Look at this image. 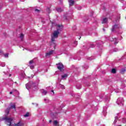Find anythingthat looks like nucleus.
Wrapping results in <instances>:
<instances>
[{"label": "nucleus", "mask_w": 126, "mask_h": 126, "mask_svg": "<svg viewBox=\"0 0 126 126\" xmlns=\"http://www.w3.org/2000/svg\"><path fill=\"white\" fill-rule=\"evenodd\" d=\"M57 30L54 31L53 34L51 35V45L54 46V49L56 48V39L59 37V35L60 34V32L62 31V29H63V26L60 25H56Z\"/></svg>", "instance_id": "f257e3e1"}, {"label": "nucleus", "mask_w": 126, "mask_h": 126, "mask_svg": "<svg viewBox=\"0 0 126 126\" xmlns=\"http://www.w3.org/2000/svg\"><path fill=\"white\" fill-rule=\"evenodd\" d=\"M124 103H125V100L122 97H119L117 99V103L119 106H124Z\"/></svg>", "instance_id": "f03ea898"}, {"label": "nucleus", "mask_w": 126, "mask_h": 126, "mask_svg": "<svg viewBox=\"0 0 126 126\" xmlns=\"http://www.w3.org/2000/svg\"><path fill=\"white\" fill-rule=\"evenodd\" d=\"M10 109H15V104L14 103L11 104L10 107L6 109V110L5 111V113H6V115H8V114H9V111H10Z\"/></svg>", "instance_id": "7ed1b4c3"}, {"label": "nucleus", "mask_w": 126, "mask_h": 126, "mask_svg": "<svg viewBox=\"0 0 126 126\" xmlns=\"http://www.w3.org/2000/svg\"><path fill=\"white\" fill-rule=\"evenodd\" d=\"M3 120H5L6 122V124L8 125L9 126H12L11 125V122H12V118H9L8 117L4 118Z\"/></svg>", "instance_id": "20e7f679"}, {"label": "nucleus", "mask_w": 126, "mask_h": 126, "mask_svg": "<svg viewBox=\"0 0 126 126\" xmlns=\"http://www.w3.org/2000/svg\"><path fill=\"white\" fill-rule=\"evenodd\" d=\"M57 68L59 70H61V71H63V63H60L58 64H57Z\"/></svg>", "instance_id": "39448f33"}, {"label": "nucleus", "mask_w": 126, "mask_h": 126, "mask_svg": "<svg viewBox=\"0 0 126 126\" xmlns=\"http://www.w3.org/2000/svg\"><path fill=\"white\" fill-rule=\"evenodd\" d=\"M120 29V25L115 24L112 29V32H114V31H115L116 29Z\"/></svg>", "instance_id": "423d86ee"}, {"label": "nucleus", "mask_w": 126, "mask_h": 126, "mask_svg": "<svg viewBox=\"0 0 126 126\" xmlns=\"http://www.w3.org/2000/svg\"><path fill=\"white\" fill-rule=\"evenodd\" d=\"M29 63L30 64V69H33V68H34V67L35 66L34 65H33V63H34V61L33 60H31L30 61Z\"/></svg>", "instance_id": "0eeeda50"}, {"label": "nucleus", "mask_w": 126, "mask_h": 126, "mask_svg": "<svg viewBox=\"0 0 126 126\" xmlns=\"http://www.w3.org/2000/svg\"><path fill=\"white\" fill-rule=\"evenodd\" d=\"M55 53V51L51 50L48 53H46V57H50L51 55H53Z\"/></svg>", "instance_id": "6e6552de"}, {"label": "nucleus", "mask_w": 126, "mask_h": 126, "mask_svg": "<svg viewBox=\"0 0 126 126\" xmlns=\"http://www.w3.org/2000/svg\"><path fill=\"white\" fill-rule=\"evenodd\" d=\"M107 22H108V18H104L102 19V24H105L107 23Z\"/></svg>", "instance_id": "1a4fd4ad"}, {"label": "nucleus", "mask_w": 126, "mask_h": 126, "mask_svg": "<svg viewBox=\"0 0 126 126\" xmlns=\"http://www.w3.org/2000/svg\"><path fill=\"white\" fill-rule=\"evenodd\" d=\"M69 6H72L74 4V1L72 0H69Z\"/></svg>", "instance_id": "9d476101"}, {"label": "nucleus", "mask_w": 126, "mask_h": 126, "mask_svg": "<svg viewBox=\"0 0 126 126\" xmlns=\"http://www.w3.org/2000/svg\"><path fill=\"white\" fill-rule=\"evenodd\" d=\"M66 77H67V74H64V75H62V79H66Z\"/></svg>", "instance_id": "9b49d317"}, {"label": "nucleus", "mask_w": 126, "mask_h": 126, "mask_svg": "<svg viewBox=\"0 0 126 126\" xmlns=\"http://www.w3.org/2000/svg\"><path fill=\"white\" fill-rule=\"evenodd\" d=\"M26 87L27 88V89H28V90H29L30 89V88H31V85L27 84H26Z\"/></svg>", "instance_id": "f8f14e48"}, {"label": "nucleus", "mask_w": 126, "mask_h": 126, "mask_svg": "<svg viewBox=\"0 0 126 126\" xmlns=\"http://www.w3.org/2000/svg\"><path fill=\"white\" fill-rule=\"evenodd\" d=\"M53 123L54 126H59V122H58V121H54Z\"/></svg>", "instance_id": "ddd939ff"}, {"label": "nucleus", "mask_w": 126, "mask_h": 126, "mask_svg": "<svg viewBox=\"0 0 126 126\" xmlns=\"http://www.w3.org/2000/svg\"><path fill=\"white\" fill-rule=\"evenodd\" d=\"M57 11L58 12H62V11H63V9H62L61 8H58L56 9Z\"/></svg>", "instance_id": "4468645a"}, {"label": "nucleus", "mask_w": 126, "mask_h": 126, "mask_svg": "<svg viewBox=\"0 0 126 126\" xmlns=\"http://www.w3.org/2000/svg\"><path fill=\"white\" fill-rule=\"evenodd\" d=\"M115 120H114V124L115 126H116V124H117V122L118 121V117H115Z\"/></svg>", "instance_id": "2eb2a0df"}, {"label": "nucleus", "mask_w": 126, "mask_h": 126, "mask_svg": "<svg viewBox=\"0 0 126 126\" xmlns=\"http://www.w3.org/2000/svg\"><path fill=\"white\" fill-rule=\"evenodd\" d=\"M41 93H42V94H43V95H46V94H47V91L42 90Z\"/></svg>", "instance_id": "dca6fc26"}, {"label": "nucleus", "mask_w": 126, "mask_h": 126, "mask_svg": "<svg viewBox=\"0 0 126 126\" xmlns=\"http://www.w3.org/2000/svg\"><path fill=\"white\" fill-rule=\"evenodd\" d=\"M113 41L114 42H115V45L117 44H118V40L116 38H114L113 39Z\"/></svg>", "instance_id": "f3484780"}, {"label": "nucleus", "mask_w": 126, "mask_h": 126, "mask_svg": "<svg viewBox=\"0 0 126 126\" xmlns=\"http://www.w3.org/2000/svg\"><path fill=\"white\" fill-rule=\"evenodd\" d=\"M59 87H60V88H61V89H64V86H63V85L60 84Z\"/></svg>", "instance_id": "a211bd4d"}, {"label": "nucleus", "mask_w": 126, "mask_h": 126, "mask_svg": "<svg viewBox=\"0 0 126 126\" xmlns=\"http://www.w3.org/2000/svg\"><path fill=\"white\" fill-rule=\"evenodd\" d=\"M122 123L123 124H126V118H123L122 119Z\"/></svg>", "instance_id": "6ab92c4d"}, {"label": "nucleus", "mask_w": 126, "mask_h": 126, "mask_svg": "<svg viewBox=\"0 0 126 126\" xmlns=\"http://www.w3.org/2000/svg\"><path fill=\"white\" fill-rule=\"evenodd\" d=\"M24 117H25V118L29 117V113H26V114L24 115Z\"/></svg>", "instance_id": "aec40b11"}, {"label": "nucleus", "mask_w": 126, "mask_h": 126, "mask_svg": "<svg viewBox=\"0 0 126 126\" xmlns=\"http://www.w3.org/2000/svg\"><path fill=\"white\" fill-rule=\"evenodd\" d=\"M111 72L112 73H116V69H115V68L112 69L111 70Z\"/></svg>", "instance_id": "412c9836"}, {"label": "nucleus", "mask_w": 126, "mask_h": 126, "mask_svg": "<svg viewBox=\"0 0 126 126\" xmlns=\"http://www.w3.org/2000/svg\"><path fill=\"white\" fill-rule=\"evenodd\" d=\"M81 89V86L80 85H77V89Z\"/></svg>", "instance_id": "4be33fe9"}, {"label": "nucleus", "mask_w": 126, "mask_h": 126, "mask_svg": "<svg viewBox=\"0 0 126 126\" xmlns=\"http://www.w3.org/2000/svg\"><path fill=\"white\" fill-rule=\"evenodd\" d=\"M24 36V35H23V34H21L20 35V38L21 39V40H22V39H23V37Z\"/></svg>", "instance_id": "5701e85b"}, {"label": "nucleus", "mask_w": 126, "mask_h": 126, "mask_svg": "<svg viewBox=\"0 0 126 126\" xmlns=\"http://www.w3.org/2000/svg\"><path fill=\"white\" fill-rule=\"evenodd\" d=\"M0 66H5V64L4 63H1L0 64Z\"/></svg>", "instance_id": "b1692460"}, {"label": "nucleus", "mask_w": 126, "mask_h": 126, "mask_svg": "<svg viewBox=\"0 0 126 126\" xmlns=\"http://www.w3.org/2000/svg\"><path fill=\"white\" fill-rule=\"evenodd\" d=\"M35 12H40V10L38 9H35Z\"/></svg>", "instance_id": "393cba45"}, {"label": "nucleus", "mask_w": 126, "mask_h": 126, "mask_svg": "<svg viewBox=\"0 0 126 126\" xmlns=\"http://www.w3.org/2000/svg\"><path fill=\"white\" fill-rule=\"evenodd\" d=\"M4 56L5 58H8V54H5Z\"/></svg>", "instance_id": "a878e982"}, {"label": "nucleus", "mask_w": 126, "mask_h": 126, "mask_svg": "<svg viewBox=\"0 0 126 126\" xmlns=\"http://www.w3.org/2000/svg\"><path fill=\"white\" fill-rule=\"evenodd\" d=\"M47 10L48 12L50 13V8L48 7L47 8Z\"/></svg>", "instance_id": "bb28decb"}, {"label": "nucleus", "mask_w": 126, "mask_h": 126, "mask_svg": "<svg viewBox=\"0 0 126 126\" xmlns=\"http://www.w3.org/2000/svg\"><path fill=\"white\" fill-rule=\"evenodd\" d=\"M114 52H118V49L115 48V49H114Z\"/></svg>", "instance_id": "cd10ccee"}, {"label": "nucleus", "mask_w": 126, "mask_h": 126, "mask_svg": "<svg viewBox=\"0 0 126 126\" xmlns=\"http://www.w3.org/2000/svg\"><path fill=\"white\" fill-rule=\"evenodd\" d=\"M78 10H81V7H78Z\"/></svg>", "instance_id": "c85d7f7f"}, {"label": "nucleus", "mask_w": 126, "mask_h": 126, "mask_svg": "<svg viewBox=\"0 0 126 126\" xmlns=\"http://www.w3.org/2000/svg\"><path fill=\"white\" fill-rule=\"evenodd\" d=\"M122 86H123V87H126V84H122Z\"/></svg>", "instance_id": "c756f323"}, {"label": "nucleus", "mask_w": 126, "mask_h": 126, "mask_svg": "<svg viewBox=\"0 0 126 126\" xmlns=\"http://www.w3.org/2000/svg\"><path fill=\"white\" fill-rule=\"evenodd\" d=\"M2 53H3L2 51L0 50V55H2Z\"/></svg>", "instance_id": "7c9ffc66"}, {"label": "nucleus", "mask_w": 126, "mask_h": 126, "mask_svg": "<svg viewBox=\"0 0 126 126\" xmlns=\"http://www.w3.org/2000/svg\"><path fill=\"white\" fill-rule=\"evenodd\" d=\"M51 92H52L53 93V94H55V93L54 92V91H51Z\"/></svg>", "instance_id": "2f4dec72"}, {"label": "nucleus", "mask_w": 126, "mask_h": 126, "mask_svg": "<svg viewBox=\"0 0 126 126\" xmlns=\"http://www.w3.org/2000/svg\"><path fill=\"white\" fill-rule=\"evenodd\" d=\"M10 94H12V92H10Z\"/></svg>", "instance_id": "473e14b6"}, {"label": "nucleus", "mask_w": 126, "mask_h": 126, "mask_svg": "<svg viewBox=\"0 0 126 126\" xmlns=\"http://www.w3.org/2000/svg\"><path fill=\"white\" fill-rule=\"evenodd\" d=\"M51 122H52L51 120H50V121H49V123H51Z\"/></svg>", "instance_id": "72a5a7b5"}, {"label": "nucleus", "mask_w": 126, "mask_h": 126, "mask_svg": "<svg viewBox=\"0 0 126 126\" xmlns=\"http://www.w3.org/2000/svg\"><path fill=\"white\" fill-rule=\"evenodd\" d=\"M103 31H105V29H103Z\"/></svg>", "instance_id": "f704fd0d"}, {"label": "nucleus", "mask_w": 126, "mask_h": 126, "mask_svg": "<svg viewBox=\"0 0 126 126\" xmlns=\"http://www.w3.org/2000/svg\"><path fill=\"white\" fill-rule=\"evenodd\" d=\"M44 101H47V99H44Z\"/></svg>", "instance_id": "c9c22d12"}, {"label": "nucleus", "mask_w": 126, "mask_h": 126, "mask_svg": "<svg viewBox=\"0 0 126 126\" xmlns=\"http://www.w3.org/2000/svg\"><path fill=\"white\" fill-rule=\"evenodd\" d=\"M76 45H77V42H75Z\"/></svg>", "instance_id": "e433bc0d"}, {"label": "nucleus", "mask_w": 126, "mask_h": 126, "mask_svg": "<svg viewBox=\"0 0 126 126\" xmlns=\"http://www.w3.org/2000/svg\"><path fill=\"white\" fill-rule=\"evenodd\" d=\"M80 38H81V37H80V38H79V40H80Z\"/></svg>", "instance_id": "4c0bfd02"}, {"label": "nucleus", "mask_w": 126, "mask_h": 126, "mask_svg": "<svg viewBox=\"0 0 126 126\" xmlns=\"http://www.w3.org/2000/svg\"><path fill=\"white\" fill-rule=\"evenodd\" d=\"M36 106H38V104H36Z\"/></svg>", "instance_id": "58836bf2"}, {"label": "nucleus", "mask_w": 126, "mask_h": 126, "mask_svg": "<svg viewBox=\"0 0 126 126\" xmlns=\"http://www.w3.org/2000/svg\"><path fill=\"white\" fill-rule=\"evenodd\" d=\"M126 81H124V83H126Z\"/></svg>", "instance_id": "ea45409f"}, {"label": "nucleus", "mask_w": 126, "mask_h": 126, "mask_svg": "<svg viewBox=\"0 0 126 126\" xmlns=\"http://www.w3.org/2000/svg\"><path fill=\"white\" fill-rule=\"evenodd\" d=\"M126 71V70H123V71Z\"/></svg>", "instance_id": "a19ab883"}, {"label": "nucleus", "mask_w": 126, "mask_h": 126, "mask_svg": "<svg viewBox=\"0 0 126 126\" xmlns=\"http://www.w3.org/2000/svg\"><path fill=\"white\" fill-rule=\"evenodd\" d=\"M84 67V68H85V67Z\"/></svg>", "instance_id": "79ce46f5"}, {"label": "nucleus", "mask_w": 126, "mask_h": 126, "mask_svg": "<svg viewBox=\"0 0 126 126\" xmlns=\"http://www.w3.org/2000/svg\"><path fill=\"white\" fill-rule=\"evenodd\" d=\"M125 114H126V113H125Z\"/></svg>", "instance_id": "37998d69"}]
</instances>
